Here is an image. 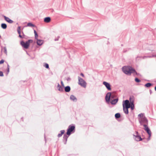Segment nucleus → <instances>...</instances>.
Segmentation results:
<instances>
[{"instance_id": "c9c22d12", "label": "nucleus", "mask_w": 156, "mask_h": 156, "mask_svg": "<svg viewBox=\"0 0 156 156\" xmlns=\"http://www.w3.org/2000/svg\"><path fill=\"white\" fill-rule=\"evenodd\" d=\"M5 53H6V49H5Z\"/></svg>"}, {"instance_id": "7ed1b4c3", "label": "nucleus", "mask_w": 156, "mask_h": 156, "mask_svg": "<svg viewBox=\"0 0 156 156\" xmlns=\"http://www.w3.org/2000/svg\"><path fill=\"white\" fill-rule=\"evenodd\" d=\"M33 40H29L26 42H25L23 41H22L20 42L21 45L24 48L27 49L28 48L30 43H32Z\"/></svg>"}, {"instance_id": "dca6fc26", "label": "nucleus", "mask_w": 156, "mask_h": 156, "mask_svg": "<svg viewBox=\"0 0 156 156\" xmlns=\"http://www.w3.org/2000/svg\"><path fill=\"white\" fill-rule=\"evenodd\" d=\"M70 99L73 100V101H76L77 100V99L76 98V97L73 95H71L70 97Z\"/></svg>"}, {"instance_id": "473e14b6", "label": "nucleus", "mask_w": 156, "mask_h": 156, "mask_svg": "<svg viewBox=\"0 0 156 156\" xmlns=\"http://www.w3.org/2000/svg\"><path fill=\"white\" fill-rule=\"evenodd\" d=\"M19 37L20 38H23V37H22V36H21V34H19Z\"/></svg>"}, {"instance_id": "5701e85b", "label": "nucleus", "mask_w": 156, "mask_h": 156, "mask_svg": "<svg viewBox=\"0 0 156 156\" xmlns=\"http://www.w3.org/2000/svg\"><path fill=\"white\" fill-rule=\"evenodd\" d=\"M34 34H35V38L36 39H37V38L38 37V35L37 33V32L35 30H34Z\"/></svg>"}, {"instance_id": "b1692460", "label": "nucleus", "mask_w": 156, "mask_h": 156, "mask_svg": "<svg viewBox=\"0 0 156 156\" xmlns=\"http://www.w3.org/2000/svg\"><path fill=\"white\" fill-rule=\"evenodd\" d=\"M17 32L19 34H21V27H19L17 28Z\"/></svg>"}, {"instance_id": "6ab92c4d", "label": "nucleus", "mask_w": 156, "mask_h": 156, "mask_svg": "<svg viewBox=\"0 0 156 156\" xmlns=\"http://www.w3.org/2000/svg\"><path fill=\"white\" fill-rule=\"evenodd\" d=\"M58 90L59 91H62L63 90V88L61 87L59 84H58Z\"/></svg>"}, {"instance_id": "f8f14e48", "label": "nucleus", "mask_w": 156, "mask_h": 156, "mask_svg": "<svg viewBox=\"0 0 156 156\" xmlns=\"http://www.w3.org/2000/svg\"><path fill=\"white\" fill-rule=\"evenodd\" d=\"M51 21V18L50 17H47L44 19V21L45 23H49Z\"/></svg>"}, {"instance_id": "bb28decb", "label": "nucleus", "mask_w": 156, "mask_h": 156, "mask_svg": "<svg viewBox=\"0 0 156 156\" xmlns=\"http://www.w3.org/2000/svg\"><path fill=\"white\" fill-rule=\"evenodd\" d=\"M134 105L133 103L130 104V108L132 110L134 109Z\"/></svg>"}, {"instance_id": "7c9ffc66", "label": "nucleus", "mask_w": 156, "mask_h": 156, "mask_svg": "<svg viewBox=\"0 0 156 156\" xmlns=\"http://www.w3.org/2000/svg\"><path fill=\"white\" fill-rule=\"evenodd\" d=\"M0 76H3V73L1 71H0Z\"/></svg>"}, {"instance_id": "423d86ee", "label": "nucleus", "mask_w": 156, "mask_h": 156, "mask_svg": "<svg viewBox=\"0 0 156 156\" xmlns=\"http://www.w3.org/2000/svg\"><path fill=\"white\" fill-rule=\"evenodd\" d=\"M123 105H124L125 107L129 108L130 107V103H129L128 100H126L123 102Z\"/></svg>"}, {"instance_id": "c756f323", "label": "nucleus", "mask_w": 156, "mask_h": 156, "mask_svg": "<svg viewBox=\"0 0 156 156\" xmlns=\"http://www.w3.org/2000/svg\"><path fill=\"white\" fill-rule=\"evenodd\" d=\"M4 60L3 59H2L0 61V64H2L4 63Z\"/></svg>"}, {"instance_id": "2f4dec72", "label": "nucleus", "mask_w": 156, "mask_h": 156, "mask_svg": "<svg viewBox=\"0 0 156 156\" xmlns=\"http://www.w3.org/2000/svg\"><path fill=\"white\" fill-rule=\"evenodd\" d=\"M9 65H8V72H9Z\"/></svg>"}, {"instance_id": "2eb2a0df", "label": "nucleus", "mask_w": 156, "mask_h": 156, "mask_svg": "<svg viewBox=\"0 0 156 156\" xmlns=\"http://www.w3.org/2000/svg\"><path fill=\"white\" fill-rule=\"evenodd\" d=\"M111 103L112 104H115L118 101V99H115L114 100L111 99Z\"/></svg>"}, {"instance_id": "4c0bfd02", "label": "nucleus", "mask_w": 156, "mask_h": 156, "mask_svg": "<svg viewBox=\"0 0 156 156\" xmlns=\"http://www.w3.org/2000/svg\"><path fill=\"white\" fill-rule=\"evenodd\" d=\"M67 140V138H66V141Z\"/></svg>"}, {"instance_id": "9d476101", "label": "nucleus", "mask_w": 156, "mask_h": 156, "mask_svg": "<svg viewBox=\"0 0 156 156\" xmlns=\"http://www.w3.org/2000/svg\"><path fill=\"white\" fill-rule=\"evenodd\" d=\"M4 17L5 20L10 23H13V21L11 20L9 18L6 17L5 16H4Z\"/></svg>"}, {"instance_id": "aec40b11", "label": "nucleus", "mask_w": 156, "mask_h": 156, "mask_svg": "<svg viewBox=\"0 0 156 156\" xmlns=\"http://www.w3.org/2000/svg\"><path fill=\"white\" fill-rule=\"evenodd\" d=\"M65 131L64 130H62L61 131V133L58 134V137H60L63 134L65 133Z\"/></svg>"}, {"instance_id": "4468645a", "label": "nucleus", "mask_w": 156, "mask_h": 156, "mask_svg": "<svg viewBox=\"0 0 156 156\" xmlns=\"http://www.w3.org/2000/svg\"><path fill=\"white\" fill-rule=\"evenodd\" d=\"M134 98L133 96H130L129 98V101L130 104L133 103Z\"/></svg>"}, {"instance_id": "ddd939ff", "label": "nucleus", "mask_w": 156, "mask_h": 156, "mask_svg": "<svg viewBox=\"0 0 156 156\" xmlns=\"http://www.w3.org/2000/svg\"><path fill=\"white\" fill-rule=\"evenodd\" d=\"M123 110L124 111V112L126 114H128V108H127L125 107V106H124V105H123Z\"/></svg>"}, {"instance_id": "a878e982", "label": "nucleus", "mask_w": 156, "mask_h": 156, "mask_svg": "<svg viewBox=\"0 0 156 156\" xmlns=\"http://www.w3.org/2000/svg\"><path fill=\"white\" fill-rule=\"evenodd\" d=\"M27 26L29 27H34L35 25L31 23H27Z\"/></svg>"}, {"instance_id": "72a5a7b5", "label": "nucleus", "mask_w": 156, "mask_h": 156, "mask_svg": "<svg viewBox=\"0 0 156 156\" xmlns=\"http://www.w3.org/2000/svg\"><path fill=\"white\" fill-rule=\"evenodd\" d=\"M61 83L63 87H64V84H63V83L62 81H61Z\"/></svg>"}, {"instance_id": "1a4fd4ad", "label": "nucleus", "mask_w": 156, "mask_h": 156, "mask_svg": "<svg viewBox=\"0 0 156 156\" xmlns=\"http://www.w3.org/2000/svg\"><path fill=\"white\" fill-rule=\"evenodd\" d=\"M103 84L105 85L106 88L109 90H111V88L110 87V84L107 83L106 82L104 81L103 83Z\"/></svg>"}, {"instance_id": "a211bd4d", "label": "nucleus", "mask_w": 156, "mask_h": 156, "mask_svg": "<svg viewBox=\"0 0 156 156\" xmlns=\"http://www.w3.org/2000/svg\"><path fill=\"white\" fill-rule=\"evenodd\" d=\"M2 28L3 29H6L7 28V26L5 23H2L1 25Z\"/></svg>"}, {"instance_id": "412c9836", "label": "nucleus", "mask_w": 156, "mask_h": 156, "mask_svg": "<svg viewBox=\"0 0 156 156\" xmlns=\"http://www.w3.org/2000/svg\"><path fill=\"white\" fill-rule=\"evenodd\" d=\"M138 116L139 117V120H140L142 118L145 117L144 115V114H140L138 115Z\"/></svg>"}, {"instance_id": "f03ea898", "label": "nucleus", "mask_w": 156, "mask_h": 156, "mask_svg": "<svg viewBox=\"0 0 156 156\" xmlns=\"http://www.w3.org/2000/svg\"><path fill=\"white\" fill-rule=\"evenodd\" d=\"M122 70L126 74L130 75L132 73L136 72L134 69L129 66H125L122 68Z\"/></svg>"}, {"instance_id": "39448f33", "label": "nucleus", "mask_w": 156, "mask_h": 156, "mask_svg": "<svg viewBox=\"0 0 156 156\" xmlns=\"http://www.w3.org/2000/svg\"><path fill=\"white\" fill-rule=\"evenodd\" d=\"M79 84L81 86L85 88L86 86V83L84 80L80 77H78Z\"/></svg>"}, {"instance_id": "9b49d317", "label": "nucleus", "mask_w": 156, "mask_h": 156, "mask_svg": "<svg viewBox=\"0 0 156 156\" xmlns=\"http://www.w3.org/2000/svg\"><path fill=\"white\" fill-rule=\"evenodd\" d=\"M37 43L38 45H41L43 43V41L41 40H38L37 39Z\"/></svg>"}, {"instance_id": "f3484780", "label": "nucleus", "mask_w": 156, "mask_h": 156, "mask_svg": "<svg viewBox=\"0 0 156 156\" xmlns=\"http://www.w3.org/2000/svg\"><path fill=\"white\" fill-rule=\"evenodd\" d=\"M65 90L66 92H69L70 90V88L69 86H67L65 88Z\"/></svg>"}, {"instance_id": "e433bc0d", "label": "nucleus", "mask_w": 156, "mask_h": 156, "mask_svg": "<svg viewBox=\"0 0 156 156\" xmlns=\"http://www.w3.org/2000/svg\"><path fill=\"white\" fill-rule=\"evenodd\" d=\"M155 90L156 91V86L155 87Z\"/></svg>"}, {"instance_id": "4be33fe9", "label": "nucleus", "mask_w": 156, "mask_h": 156, "mask_svg": "<svg viewBox=\"0 0 156 156\" xmlns=\"http://www.w3.org/2000/svg\"><path fill=\"white\" fill-rule=\"evenodd\" d=\"M152 85L151 83H147L145 84L144 85L145 87H150Z\"/></svg>"}, {"instance_id": "6e6552de", "label": "nucleus", "mask_w": 156, "mask_h": 156, "mask_svg": "<svg viewBox=\"0 0 156 156\" xmlns=\"http://www.w3.org/2000/svg\"><path fill=\"white\" fill-rule=\"evenodd\" d=\"M135 139L137 141H139L142 140L141 137L138 134V132L136 133V135H134Z\"/></svg>"}, {"instance_id": "f257e3e1", "label": "nucleus", "mask_w": 156, "mask_h": 156, "mask_svg": "<svg viewBox=\"0 0 156 156\" xmlns=\"http://www.w3.org/2000/svg\"><path fill=\"white\" fill-rule=\"evenodd\" d=\"M141 125H143L144 127V129L147 131L149 135L148 140L150 139V137L151 136V132L149 129L148 128L147 125V120L144 117L142 118L139 120Z\"/></svg>"}, {"instance_id": "393cba45", "label": "nucleus", "mask_w": 156, "mask_h": 156, "mask_svg": "<svg viewBox=\"0 0 156 156\" xmlns=\"http://www.w3.org/2000/svg\"><path fill=\"white\" fill-rule=\"evenodd\" d=\"M115 117L116 118H119L120 117V115L119 113H116L115 115Z\"/></svg>"}, {"instance_id": "c85d7f7f", "label": "nucleus", "mask_w": 156, "mask_h": 156, "mask_svg": "<svg viewBox=\"0 0 156 156\" xmlns=\"http://www.w3.org/2000/svg\"><path fill=\"white\" fill-rule=\"evenodd\" d=\"M135 81L137 83L140 82V80L137 78H136L135 79Z\"/></svg>"}, {"instance_id": "0eeeda50", "label": "nucleus", "mask_w": 156, "mask_h": 156, "mask_svg": "<svg viewBox=\"0 0 156 156\" xmlns=\"http://www.w3.org/2000/svg\"><path fill=\"white\" fill-rule=\"evenodd\" d=\"M114 95H112L111 93H108L105 97V99L106 101H108L110 100V98H113Z\"/></svg>"}, {"instance_id": "f704fd0d", "label": "nucleus", "mask_w": 156, "mask_h": 156, "mask_svg": "<svg viewBox=\"0 0 156 156\" xmlns=\"http://www.w3.org/2000/svg\"><path fill=\"white\" fill-rule=\"evenodd\" d=\"M80 75L82 76L83 77H84V75H83V73H81L80 74Z\"/></svg>"}, {"instance_id": "20e7f679", "label": "nucleus", "mask_w": 156, "mask_h": 156, "mask_svg": "<svg viewBox=\"0 0 156 156\" xmlns=\"http://www.w3.org/2000/svg\"><path fill=\"white\" fill-rule=\"evenodd\" d=\"M75 129V126H74L70 125L68 127L67 130L66 134L68 135H70L71 133Z\"/></svg>"}, {"instance_id": "cd10ccee", "label": "nucleus", "mask_w": 156, "mask_h": 156, "mask_svg": "<svg viewBox=\"0 0 156 156\" xmlns=\"http://www.w3.org/2000/svg\"><path fill=\"white\" fill-rule=\"evenodd\" d=\"M44 66L47 69L49 68V65L47 63H45Z\"/></svg>"}]
</instances>
